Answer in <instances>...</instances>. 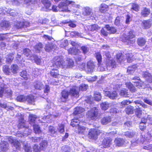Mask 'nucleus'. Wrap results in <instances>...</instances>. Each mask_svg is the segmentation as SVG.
I'll use <instances>...</instances> for the list:
<instances>
[{
    "instance_id": "obj_64",
    "label": "nucleus",
    "mask_w": 152,
    "mask_h": 152,
    "mask_svg": "<svg viewBox=\"0 0 152 152\" xmlns=\"http://www.w3.org/2000/svg\"><path fill=\"white\" fill-rule=\"evenodd\" d=\"M47 144V142L45 140H43L40 144V148L41 149L46 147Z\"/></svg>"
},
{
    "instance_id": "obj_7",
    "label": "nucleus",
    "mask_w": 152,
    "mask_h": 152,
    "mask_svg": "<svg viewBox=\"0 0 152 152\" xmlns=\"http://www.w3.org/2000/svg\"><path fill=\"white\" fill-rule=\"evenodd\" d=\"M8 139L9 142L11 144L12 146L14 147L17 149H20V144L18 141L10 137L8 138Z\"/></svg>"
},
{
    "instance_id": "obj_28",
    "label": "nucleus",
    "mask_w": 152,
    "mask_h": 152,
    "mask_svg": "<svg viewBox=\"0 0 152 152\" xmlns=\"http://www.w3.org/2000/svg\"><path fill=\"white\" fill-rule=\"evenodd\" d=\"M110 105V104H109L107 102H103L100 104L101 108L103 110H106L108 109Z\"/></svg>"
},
{
    "instance_id": "obj_53",
    "label": "nucleus",
    "mask_w": 152,
    "mask_h": 152,
    "mask_svg": "<svg viewBox=\"0 0 152 152\" xmlns=\"http://www.w3.org/2000/svg\"><path fill=\"white\" fill-rule=\"evenodd\" d=\"M17 100L20 102H23L26 100V96L21 95L18 96L17 98Z\"/></svg>"
},
{
    "instance_id": "obj_52",
    "label": "nucleus",
    "mask_w": 152,
    "mask_h": 152,
    "mask_svg": "<svg viewBox=\"0 0 152 152\" xmlns=\"http://www.w3.org/2000/svg\"><path fill=\"white\" fill-rule=\"evenodd\" d=\"M3 71L6 74L10 75L11 74L10 69L8 66H4L3 67Z\"/></svg>"
},
{
    "instance_id": "obj_46",
    "label": "nucleus",
    "mask_w": 152,
    "mask_h": 152,
    "mask_svg": "<svg viewBox=\"0 0 152 152\" xmlns=\"http://www.w3.org/2000/svg\"><path fill=\"white\" fill-rule=\"evenodd\" d=\"M94 97L95 100L99 101L101 100L102 96L99 92H95L94 94Z\"/></svg>"
},
{
    "instance_id": "obj_43",
    "label": "nucleus",
    "mask_w": 152,
    "mask_h": 152,
    "mask_svg": "<svg viewBox=\"0 0 152 152\" xmlns=\"http://www.w3.org/2000/svg\"><path fill=\"white\" fill-rule=\"evenodd\" d=\"M126 58L128 62H131L133 60V55L131 53H127L126 54Z\"/></svg>"
},
{
    "instance_id": "obj_27",
    "label": "nucleus",
    "mask_w": 152,
    "mask_h": 152,
    "mask_svg": "<svg viewBox=\"0 0 152 152\" xmlns=\"http://www.w3.org/2000/svg\"><path fill=\"white\" fill-rule=\"evenodd\" d=\"M66 2L68 5H70L71 6L75 7L77 8H80L81 7L80 5L77 4L75 2L69 1L68 0H66Z\"/></svg>"
},
{
    "instance_id": "obj_24",
    "label": "nucleus",
    "mask_w": 152,
    "mask_h": 152,
    "mask_svg": "<svg viewBox=\"0 0 152 152\" xmlns=\"http://www.w3.org/2000/svg\"><path fill=\"white\" fill-rule=\"evenodd\" d=\"M37 118L36 115L33 114H30L29 117V123L31 124H33L35 122Z\"/></svg>"
},
{
    "instance_id": "obj_5",
    "label": "nucleus",
    "mask_w": 152,
    "mask_h": 152,
    "mask_svg": "<svg viewBox=\"0 0 152 152\" xmlns=\"http://www.w3.org/2000/svg\"><path fill=\"white\" fill-rule=\"evenodd\" d=\"M6 86L4 84H2L1 86V89L0 90V97L6 94V95L10 97L12 96V92L8 88H6Z\"/></svg>"
},
{
    "instance_id": "obj_20",
    "label": "nucleus",
    "mask_w": 152,
    "mask_h": 152,
    "mask_svg": "<svg viewBox=\"0 0 152 152\" xmlns=\"http://www.w3.org/2000/svg\"><path fill=\"white\" fill-rule=\"evenodd\" d=\"M31 51L29 49L25 48L23 50V54L26 57L29 56V59L32 60V56H31Z\"/></svg>"
},
{
    "instance_id": "obj_6",
    "label": "nucleus",
    "mask_w": 152,
    "mask_h": 152,
    "mask_svg": "<svg viewBox=\"0 0 152 152\" xmlns=\"http://www.w3.org/2000/svg\"><path fill=\"white\" fill-rule=\"evenodd\" d=\"M68 5L66 1L65 2H60L58 6V8H59L58 11L61 12H70L72 10L69 9Z\"/></svg>"
},
{
    "instance_id": "obj_60",
    "label": "nucleus",
    "mask_w": 152,
    "mask_h": 152,
    "mask_svg": "<svg viewBox=\"0 0 152 152\" xmlns=\"http://www.w3.org/2000/svg\"><path fill=\"white\" fill-rule=\"evenodd\" d=\"M117 61L118 62H121L124 59L123 55L121 53H119L117 55Z\"/></svg>"
},
{
    "instance_id": "obj_3",
    "label": "nucleus",
    "mask_w": 152,
    "mask_h": 152,
    "mask_svg": "<svg viewBox=\"0 0 152 152\" xmlns=\"http://www.w3.org/2000/svg\"><path fill=\"white\" fill-rule=\"evenodd\" d=\"M98 113V109L96 107H93L88 111L87 115L88 118L94 120L97 118Z\"/></svg>"
},
{
    "instance_id": "obj_4",
    "label": "nucleus",
    "mask_w": 152,
    "mask_h": 152,
    "mask_svg": "<svg viewBox=\"0 0 152 152\" xmlns=\"http://www.w3.org/2000/svg\"><path fill=\"white\" fill-rule=\"evenodd\" d=\"M100 133L99 130L91 129L89 131L88 137L90 139L96 140Z\"/></svg>"
},
{
    "instance_id": "obj_30",
    "label": "nucleus",
    "mask_w": 152,
    "mask_h": 152,
    "mask_svg": "<svg viewBox=\"0 0 152 152\" xmlns=\"http://www.w3.org/2000/svg\"><path fill=\"white\" fill-rule=\"evenodd\" d=\"M137 68V67L135 65L132 66H129L128 68L127 72L130 74H132L134 73Z\"/></svg>"
},
{
    "instance_id": "obj_14",
    "label": "nucleus",
    "mask_w": 152,
    "mask_h": 152,
    "mask_svg": "<svg viewBox=\"0 0 152 152\" xmlns=\"http://www.w3.org/2000/svg\"><path fill=\"white\" fill-rule=\"evenodd\" d=\"M152 24V20L149 19L144 20L141 23V26L143 28L148 29L150 28Z\"/></svg>"
},
{
    "instance_id": "obj_63",
    "label": "nucleus",
    "mask_w": 152,
    "mask_h": 152,
    "mask_svg": "<svg viewBox=\"0 0 152 152\" xmlns=\"http://www.w3.org/2000/svg\"><path fill=\"white\" fill-rule=\"evenodd\" d=\"M32 73L34 75V77H37L41 74L40 70L37 69H35L33 72Z\"/></svg>"
},
{
    "instance_id": "obj_59",
    "label": "nucleus",
    "mask_w": 152,
    "mask_h": 152,
    "mask_svg": "<svg viewBox=\"0 0 152 152\" xmlns=\"http://www.w3.org/2000/svg\"><path fill=\"white\" fill-rule=\"evenodd\" d=\"M131 103V101L129 100H124L121 102V107H123L126 105H128Z\"/></svg>"
},
{
    "instance_id": "obj_22",
    "label": "nucleus",
    "mask_w": 152,
    "mask_h": 152,
    "mask_svg": "<svg viewBox=\"0 0 152 152\" xmlns=\"http://www.w3.org/2000/svg\"><path fill=\"white\" fill-rule=\"evenodd\" d=\"M137 42L139 46H142L145 45L146 42V40L142 37H140L138 39Z\"/></svg>"
},
{
    "instance_id": "obj_51",
    "label": "nucleus",
    "mask_w": 152,
    "mask_h": 152,
    "mask_svg": "<svg viewBox=\"0 0 152 152\" xmlns=\"http://www.w3.org/2000/svg\"><path fill=\"white\" fill-rule=\"evenodd\" d=\"M0 26L1 27L4 28H7L10 26L8 21H2L0 23Z\"/></svg>"
},
{
    "instance_id": "obj_29",
    "label": "nucleus",
    "mask_w": 152,
    "mask_h": 152,
    "mask_svg": "<svg viewBox=\"0 0 152 152\" xmlns=\"http://www.w3.org/2000/svg\"><path fill=\"white\" fill-rule=\"evenodd\" d=\"M18 69V66L16 64H12L10 66V70L13 74L17 73Z\"/></svg>"
},
{
    "instance_id": "obj_36",
    "label": "nucleus",
    "mask_w": 152,
    "mask_h": 152,
    "mask_svg": "<svg viewBox=\"0 0 152 152\" xmlns=\"http://www.w3.org/2000/svg\"><path fill=\"white\" fill-rule=\"evenodd\" d=\"M26 100L30 104H34L35 102L34 97L32 95H29L26 97Z\"/></svg>"
},
{
    "instance_id": "obj_47",
    "label": "nucleus",
    "mask_w": 152,
    "mask_h": 152,
    "mask_svg": "<svg viewBox=\"0 0 152 152\" xmlns=\"http://www.w3.org/2000/svg\"><path fill=\"white\" fill-rule=\"evenodd\" d=\"M49 133L50 134L53 136L54 134L56 133V131L55 130V129L53 126H50L49 127L48 129Z\"/></svg>"
},
{
    "instance_id": "obj_18",
    "label": "nucleus",
    "mask_w": 152,
    "mask_h": 152,
    "mask_svg": "<svg viewBox=\"0 0 152 152\" xmlns=\"http://www.w3.org/2000/svg\"><path fill=\"white\" fill-rule=\"evenodd\" d=\"M111 121V118L110 116L104 117L101 120V122L103 125H106L110 122Z\"/></svg>"
},
{
    "instance_id": "obj_44",
    "label": "nucleus",
    "mask_w": 152,
    "mask_h": 152,
    "mask_svg": "<svg viewBox=\"0 0 152 152\" xmlns=\"http://www.w3.org/2000/svg\"><path fill=\"white\" fill-rule=\"evenodd\" d=\"M64 126L63 124H59L57 128V129L58 132L61 134H63L64 132Z\"/></svg>"
},
{
    "instance_id": "obj_48",
    "label": "nucleus",
    "mask_w": 152,
    "mask_h": 152,
    "mask_svg": "<svg viewBox=\"0 0 152 152\" xmlns=\"http://www.w3.org/2000/svg\"><path fill=\"white\" fill-rule=\"evenodd\" d=\"M68 44L67 40H62L60 42V46L61 48H65Z\"/></svg>"
},
{
    "instance_id": "obj_11",
    "label": "nucleus",
    "mask_w": 152,
    "mask_h": 152,
    "mask_svg": "<svg viewBox=\"0 0 152 152\" xmlns=\"http://www.w3.org/2000/svg\"><path fill=\"white\" fill-rule=\"evenodd\" d=\"M106 66L107 69L110 70L111 69L114 68L115 66V61L112 59H107Z\"/></svg>"
},
{
    "instance_id": "obj_16",
    "label": "nucleus",
    "mask_w": 152,
    "mask_h": 152,
    "mask_svg": "<svg viewBox=\"0 0 152 152\" xmlns=\"http://www.w3.org/2000/svg\"><path fill=\"white\" fill-rule=\"evenodd\" d=\"M30 26V23L27 21L20 22L17 25V28L18 29L23 28H26Z\"/></svg>"
},
{
    "instance_id": "obj_31",
    "label": "nucleus",
    "mask_w": 152,
    "mask_h": 152,
    "mask_svg": "<svg viewBox=\"0 0 152 152\" xmlns=\"http://www.w3.org/2000/svg\"><path fill=\"white\" fill-rule=\"evenodd\" d=\"M85 110L81 107H77L75 108L73 113L75 114H80L84 112Z\"/></svg>"
},
{
    "instance_id": "obj_13",
    "label": "nucleus",
    "mask_w": 152,
    "mask_h": 152,
    "mask_svg": "<svg viewBox=\"0 0 152 152\" xmlns=\"http://www.w3.org/2000/svg\"><path fill=\"white\" fill-rule=\"evenodd\" d=\"M105 95L108 96L110 99H115L117 97V93L116 91L110 92L107 91L104 92Z\"/></svg>"
},
{
    "instance_id": "obj_49",
    "label": "nucleus",
    "mask_w": 152,
    "mask_h": 152,
    "mask_svg": "<svg viewBox=\"0 0 152 152\" xmlns=\"http://www.w3.org/2000/svg\"><path fill=\"white\" fill-rule=\"evenodd\" d=\"M99 28L98 26L96 24H94L92 25H91L89 26V29L92 31H97L99 30Z\"/></svg>"
},
{
    "instance_id": "obj_1",
    "label": "nucleus",
    "mask_w": 152,
    "mask_h": 152,
    "mask_svg": "<svg viewBox=\"0 0 152 152\" xmlns=\"http://www.w3.org/2000/svg\"><path fill=\"white\" fill-rule=\"evenodd\" d=\"M53 61L54 63L53 64V67H61L64 68L66 66L65 63L64 62L63 57L61 56H55L54 58Z\"/></svg>"
},
{
    "instance_id": "obj_37",
    "label": "nucleus",
    "mask_w": 152,
    "mask_h": 152,
    "mask_svg": "<svg viewBox=\"0 0 152 152\" xmlns=\"http://www.w3.org/2000/svg\"><path fill=\"white\" fill-rule=\"evenodd\" d=\"M26 126L25 123V121L23 118H22L19 121V123L18 125L19 129L24 128Z\"/></svg>"
},
{
    "instance_id": "obj_32",
    "label": "nucleus",
    "mask_w": 152,
    "mask_h": 152,
    "mask_svg": "<svg viewBox=\"0 0 152 152\" xmlns=\"http://www.w3.org/2000/svg\"><path fill=\"white\" fill-rule=\"evenodd\" d=\"M105 28L110 34H114L116 31V29L113 27H110L109 25H107L105 26Z\"/></svg>"
},
{
    "instance_id": "obj_15",
    "label": "nucleus",
    "mask_w": 152,
    "mask_h": 152,
    "mask_svg": "<svg viewBox=\"0 0 152 152\" xmlns=\"http://www.w3.org/2000/svg\"><path fill=\"white\" fill-rule=\"evenodd\" d=\"M33 86L35 89L40 90L43 87V85L41 81L36 80L34 82Z\"/></svg>"
},
{
    "instance_id": "obj_62",
    "label": "nucleus",
    "mask_w": 152,
    "mask_h": 152,
    "mask_svg": "<svg viewBox=\"0 0 152 152\" xmlns=\"http://www.w3.org/2000/svg\"><path fill=\"white\" fill-rule=\"evenodd\" d=\"M96 58L98 61V64H101L102 62V56L99 52L96 53Z\"/></svg>"
},
{
    "instance_id": "obj_58",
    "label": "nucleus",
    "mask_w": 152,
    "mask_h": 152,
    "mask_svg": "<svg viewBox=\"0 0 152 152\" xmlns=\"http://www.w3.org/2000/svg\"><path fill=\"white\" fill-rule=\"evenodd\" d=\"M34 130L36 133H39L41 132L40 128L39 126L37 124H34L33 125Z\"/></svg>"
},
{
    "instance_id": "obj_25",
    "label": "nucleus",
    "mask_w": 152,
    "mask_h": 152,
    "mask_svg": "<svg viewBox=\"0 0 152 152\" xmlns=\"http://www.w3.org/2000/svg\"><path fill=\"white\" fill-rule=\"evenodd\" d=\"M124 142V140L123 139L121 138H116L115 140V144L118 146H121L123 145Z\"/></svg>"
},
{
    "instance_id": "obj_45",
    "label": "nucleus",
    "mask_w": 152,
    "mask_h": 152,
    "mask_svg": "<svg viewBox=\"0 0 152 152\" xmlns=\"http://www.w3.org/2000/svg\"><path fill=\"white\" fill-rule=\"evenodd\" d=\"M13 54L12 53L7 55L6 57V61L7 62L11 63L14 58Z\"/></svg>"
},
{
    "instance_id": "obj_9",
    "label": "nucleus",
    "mask_w": 152,
    "mask_h": 152,
    "mask_svg": "<svg viewBox=\"0 0 152 152\" xmlns=\"http://www.w3.org/2000/svg\"><path fill=\"white\" fill-rule=\"evenodd\" d=\"M112 143V140L110 137H107L103 140L101 145L104 148H108L110 147Z\"/></svg>"
},
{
    "instance_id": "obj_38",
    "label": "nucleus",
    "mask_w": 152,
    "mask_h": 152,
    "mask_svg": "<svg viewBox=\"0 0 152 152\" xmlns=\"http://www.w3.org/2000/svg\"><path fill=\"white\" fill-rule=\"evenodd\" d=\"M56 46V45L52 44H47L46 45L45 49L46 51L48 52L54 48Z\"/></svg>"
},
{
    "instance_id": "obj_21",
    "label": "nucleus",
    "mask_w": 152,
    "mask_h": 152,
    "mask_svg": "<svg viewBox=\"0 0 152 152\" xmlns=\"http://www.w3.org/2000/svg\"><path fill=\"white\" fill-rule=\"evenodd\" d=\"M150 12V10L149 9L145 8L142 10L141 14L142 17H145L147 16Z\"/></svg>"
},
{
    "instance_id": "obj_2",
    "label": "nucleus",
    "mask_w": 152,
    "mask_h": 152,
    "mask_svg": "<svg viewBox=\"0 0 152 152\" xmlns=\"http://www.w3.org/2000/svg\"><path fill=\"white\" fill-rule=\"evenodd\" d=\"M134 33V31H131L129 32L128 35L124 34L123 35L124 38V39L123 40L124 42L126 44L129 45L134 43L135 40L133 39L135 36Z\"/></svg>"
},
{
    "instance_id": "obj_19",
    "label": "nucleus",
    "mask_w": 152,
    "mask_h": 152,
    "mask_svg": "<svg viewBox=\"0 0 152 152\" xmlns=\"http://www.w3.org/2000/svg\"><path fill=\"white\" fill-rule=\"evenodd\" d=\"M142 75L148 82L150 83L152 82V76L150 73L145 72L143 73Z\"/></svg>"
},
{
    "instance_id": "obj_61",
    "label": "nucleus",
    "mask_w": 152,
    "mask_h": 152,
    "mask_svg": "<svg viewBox=\"0 0 152 152\" xmlns=\"http://www.w3.org/2000/svg\"><path fill=\"white\" fill-rule=\"evenodd\" d=\"M127 91L125 89H123L121 91L120 94L121 96L124 97H127L128 95Z\"/></svg>"
},
{
    "instance_id": "obj_54",
    "label": "nucleus",
    "mask_w": 152,
    "mask_h": 152,
    "mask_svg": "<svg viewBox=\"0 0 152 152\" xmlns=\"http://www.w3.org/2000/svg\"><path fill=\"white\" fill-rule=\"evenodd\" d=\"M20 75L25 79H27L29 77V75L27 74L26 71H23L20 73Z\"/></svg>"
},
{
    "instance_id": "obj_41",
    "label": "nucleus",
    "mask_w": 152,
    "mask_h": 152,
    "mask_svg": "<svg viewBox=\"0 0 152 152\" xmlns=\"http://www.w3.org/2000/svg\"><path fill=\"white\" fill-rule=\"evenodd\" d=\"M145 138H142L141 140H139L138 139L136 141L134 140H132L131 141V145L132 146H135L137 144L140 143H142L144 141Z\"/></svg>"
},
{
    "instance_id": "obj_42",
    "label": "nucleus",
    "mask_w": 152,
    "mask_h": 152,
    "mask_svg": "<svg viewBox=\"0 0 152 152\" xmlns=\"http://www.w3.org/2000/svg\"><path fill=\"white\" fill-rule=\"evenodd\" d=\"M108 9L107 5L105 4H102L101 5L99 10L101 12H104L107 11Z\"/></svg>"
},
{
    "instance_id": "obj_26",
    "label": "nucleus",
    "mask_w": 152,
    "mask_h": 152,
    "mask_svg": "<svg viewBox=\"0 0 152 152\" xmlns=\"http://www.w3.org/2000/svg\"><path fill=\"white\" fill-rule=\"evenodd\" d=\"M126 86L130 90V91L132 92H135L136 91L135 87L130 82H127L125 83Z\"/></svg>"
},
{
    "instance_id": "obj_57",
    "label": "nucleus",
    "mask_w": 152,
    "mask_h": 152,
    "mask_svg": "<svg viewBox=\"0 0 152 152\" xmlns=\"http://www.w3.org/2000/svg\"><path fill=\"white\" fill-rule=\"evenodd\" d=\"M0 107L4 108H6L7 110H12L13 109V107L11 106H7V105L6 104H2L0 102Z\"/></svg>"
},
{
    "instance_id": "obj_40",
    "label": "nucleus",
    "mask_w": 152,
    "mask_h": 152,
    "mask_svg": "<svg viewBox=\"0 0 152 152\" xmlns=\"http://www.w3.org/2000/svg\"><path fill=\"white\" fill-rule=\"evenodd\" d=\"M139 6L136 3H133L132 4L131 10L132 12H133L134 11L137 12L139 10Z\"/></svg>"
},
{
    "instance_id": "obj_23",
    "label": "nucleus",
    "mask_w": 152,
    "mask_h": 152,
    "mask_svg": "<svg viewBox=\"0 0 152 152\" xmlns=\"http://www.w3.org/2000/svg\"><path fill=\"white\" fill-rule=\"evenodd\" d=\"M50 74L51 76L55 78L58 77L59 75L58 71L57 69H52Z\"/></svg>"
},
{
    "instance_id": "obj_50",
    "label": "nucleus",
    "mask_w": 152,
    "mask_h": 152,
    "mask_svg": "<svg viewBox=\"0 0 152 152\" xmlns=\"http://www.w3.org/2000/svg\"><path fill=\"white\" fill-rule=\"evenodd\" d=\"M80 123L79 121L77 119H73L72 120L71 123V125L73 127H77L79 125V124Z\"/></svg>"
},
{
    "instance_id": "obj_12",
    "label": "nucleus",
    "mask_w": 152,
    "mask_h": 152,
    "mask_svg": "<svg viewBox=\"0 0 152 152\" xmlns=\"http://www.w3.org/2000/svg\"><path fill=\"white\" fill-rule=\"evenodd\" d=\"M69 92L66 90H63L61 92V96L60 98L61 101L63 102H66L68 98Z\"/></svg>"
},
{
    "instance_id": "obj_8",
    "label": "nucleus",
    "mask_w": 152,
    "mask_h": 152,
    "mask_svg": "<svg viewBox=\"0 0 152 152\" xmlns=\"http://www.w3.org/2000/svg\"><path fill=\"white\" fill-rule=\"evenodd\" d=\"M95 66V64L93 61H88L87 63L86 71L87 73L92 72L94 70Z\"/></svg>"
},
{
    "instance_id": "obj_39",
    "label": "nucleus",
    "mask_w": 152,
    "mask_h": 152,
    "mask_svg": "<svg viewBox=\"0 0 152 152\" xmlns=\"http://www.w3.org/2000/svg\"><path fill=\"white\" fill-rule=\"evenodd\" d=\"M66 62L67 63V64H66L65 63V64L66 65L64 68H70L74 64V62L73 60L70 58H68L66 60Z\"/></svg>"
},
{
    "instance_id": "obj_56",
    "label": "nucleus",
    "mask_w": 152,
    "mask_h": 152,
    "mask_svg": "<svg viewBox=\"0 0 152 152\" xmlns=\"http://www.w3.org/2000/svg\"><path fill=\"white\" fill-rule=\"evenodd\" d=\"M32 60H34L36 63L37 64H40V63L41 62V59L38 58V57H37V56L36 55H32Z\"/></svg>"
},
{
    "instance_id": "obj_33",
    "label": "nucleus",
    "mask_w": 152,
    "mask_h": 152,
    "mask_svg": "<svg viewBox=\"0 0 152 152\" xmlns=\"http://www.w3.org/2000/svg\"><path fill=\"white\" fill-rule=\"evenodd\" d=\"M43 48L42 44L41 43L37 44L34 47V48L35 49V51L37 53H39Z\"/></svg>"
},
{
    "instance_id": "obj_34",
    "label": "nucleus",
    "mask_w": 152,
    "mask_h": 152,
    "mask_svg": "<svg viewBox=\"0 0 152 152\" xmlns=\"http://www.w3.org/2000/svg\"><path fill=\"white\" fill-rule=\"evenodd\" d=\"M133 109V107L131 106H128L125 110L126 113L128 115L133 114L134 113Z\"/></svg>"
},
{
    "instance_id": "obj_55",
    "label": "nucleus",
    "mask_w": 152,
    "mask_h": 152,
    "mask_svg": "<svg viewBox=\"0 0 152 152\" xmlns=\"http://www.w3.org/2000/svg\"><path fill=\"white\" fill-rule=\"evenodd\" d=\"M135 134V133L133 132L128 131L124 134V135L127 137L132 138Z\"/></svg>"
},
{
    "instance_id": "obj_35",
    "label": "nucleus",
    "mask_w": 152,
    "mask_h": 152,
    "mask_svg": "<svg viewBox=\"0 0 152 152\" xmlns=\"http://www.w3.org/2000/svg\"><path fill=\"white\" fill-rule=\"evenodd\" d=\"M25 130L24 131L23 133L21 135L20 137L22 136H27L29 135L31 132V130L28 128V126H26L25 128Z\"/></svg>"
},
{
    "instance_id": "obj_17",
    "label": "nucleus",
    "mask_w": 152,
    "mask_h": 152,
    "mask_svg": "<svg viewBox=\"0 0 152 152\" xmlns=\"http://www.w3.org/2000/svg\"><path fill=\"white\" fill-rule=\"evenodd\" d=\"M9 146L8 143L6 142L2 141L0 143V148L2 151H6L7 149Z\"/></svg>"
},
{
    "instance_id": "obj_10",
    "label": "nucleus",
    "mask_w": 152,
    "mask_h": 152,
    "mask_svg": "<svg viewBox=\"0 0 152 152\" xmlns=\"http://www.w3.org/2000/svg\"><path fill=\"white\" fill-rule=\"evenodd\" d=\"M69 94L72 96L76 98H78L79 96L78 87L75 86L71 88L70 90Z\"/></svg>"
}]
</instances>
